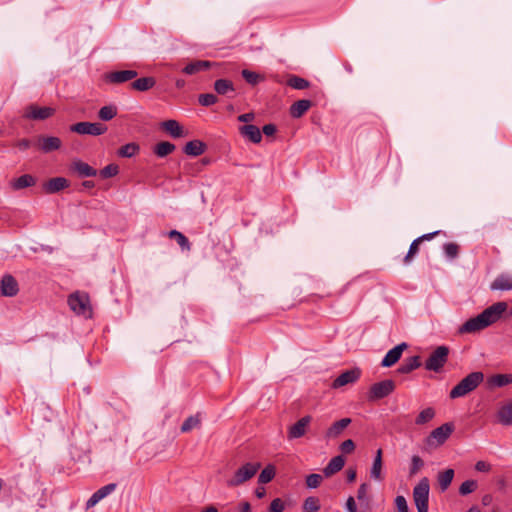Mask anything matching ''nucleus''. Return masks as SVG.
Segmentation results:
<instances>
[{"label":"nucleus","mask_w":512,"mask_h":512,"mask_svg":"<svg viewBox=\"0 0 512 512\" xmlns=\"http://www.w3.org/2000/svg\"><path fill=\"white\" fill-rule=\"evenodd\" d=\"M139 151V146L135 143H128L124 146H122L118 150V155L120 157H127L130 158L134 156Z\"/></svg>","instance_id":"obj_39"},{"label":"nucleus","mask_w":512,"mask_h":512,"mask_svg":"<svg viewBox=\"0 0 512 512\" xmlns=\"http://www.w3.org/2000/svg\"><path fill=\"white\" fill-rule=\"evenodd\" d=\"M507 309L508 304L506 302H496L487 307L476 317L470 318L464 322L460 326L458 332L460 334L479 332L501 319L502 315L507 311Z\"/></svg>","instance_id":"obj_1"},{"label":"nucleus","mask_w":512,"mask_h":512,"mask_svg":"<svg viewBox=\"0 0 512 512\" xmlns=\"http://www.w3.org/2000/svg\"><path fill=\"white\" fill-rule=\"evenodd\" d=\"M396 512H409V507L404 496L398 495L395 498Z\"/></svg>","instance_id":"obj_51"},{"label":"nucleus","mask_w":512,"mask_h":512,"mask_svg":"<svg viewBox=\"0 0 512 512\" xmlns=\"http://www.w3.org/2000/svg\"><path fill=\"white\" fill-rule=\"evenodd\" d=\"M61 146V140L58 137H38L36 138V147L45 153L52 152L59 149Z\"/></svg>","instance_id":"obj_16"},{"label":"nucleus","mask_w":512,"mask_h":512,"mask_svg":"<svg viewBox=\"0 0 512 512\" xmlns=\"http://www.w3.org/2000/svg\"><path fill=\"white\" fill-rule=\"evenodd\" d=\"M408 345L403 342L392 348L387 352L381 362L382 367H391L396 364L402 356L404 350H406Z\"/></svg>","instance_id":"obj_15"},{"label":"nucleus","mask_w":512,"mask_h":512,"mask_svg":"<svg viewBox=\"0 0 512 512\" xmlns=\"http://www.w3.org/2000/svg\"><path fill=\"white\" fill-rule=\"evenodd\" d=\"M357 472L355 468H349L346 470V477L349 483H352L356 480Z\"/></svg>","instance_id":"obj_60"},{"label":"nucleus","mask_w":512,"mask_h":512,"mask_svg":"<svg viewBox=\"0 0 512 512\" xmlns=\"http://www.w3.org/2000/svg\"><path fill=\"white\" fill-rule=\"evenodd\" d=\"M323 480V477L320 474H310L306 477V485L309 488H317Z\"/></svg>","instance_id":"obj_48"},{"label":"nucleus","mask_w":512,"mask_h":512,"mask_svg":"<svg viewBox=\"0 0 512 512\" xmlns=\"http://www.w3.org/2000/svg\"><path fill=\"white\" fill-rule=\"evenodd\" d=\"M214 89L219 95H227L228 93L235 92L233 83L227 79H219L215 81Z\"/></svg>","instance_id":"obj_32"},{"label":"nucleus","mask_w":512,"mask_h":512,"mask_svg":"<svg viewBox=\"0 0 512 512\" xmlns=\"http://www.w3.org/2000/svg\"><path fill=\"white\" fill-rule=\"evenodd\" d=\"M396 388L395 382L391 379H386L370 386L367 393V399L370 402H375L389 396Z\"/></svg>","instance_id":"obj_7"},{"label":"nucleus","mask_w":512,"mask_h":512,"mask_svg":"<svg viewBox=\"0 0 512 512\" xmlns=\"http://www.w3.org/2000/svg\"><path fill=\"white\" fill-rule=\"evenodd\" d=\"M138 76L135 70H118L112 71L105 75V79L110 84H121L128 82Z\"/></svg>","instance_id":"obj_12"},{"label":"nucleus","mask_w":512,"mask_h":512,"mask_svg":"<svg viewBox=\"0 0 512 512\" xmlns=\"http://www.w3.org/2000/svg\"><path fill=\"white\" fill-rule=\"evenodd\" d=\"M206 150V144L200 140H192L186 143L184 146V153L188 156H199Z\"/></svg>","instance_id":"obj_23"},{"label":"nucleus","mask_w":512,"mask_h":512,"mask_svg":"<svg viewBox=\"0 0 512 512\" xmlns=\"http://www.w3.org/2000/svg\"><path fill=\"white\" fill-rule=\"evenodd\" d=\"M435 417V410L432 407L423 409L416 417L415 423L417 425H424L430 422Z\"/></svg>","instance_id":"obj_35"},{"label":"nucleus","mask_w":512,"mask_h":512,"mask_svg":"<svg viewBox=\"0 0 512 512\" xmlns=\"http://www.w3.org/2000/svg\"><path fill=\"white\" fill-rule=\"evenodd\" d=\"M1 295L5 297L16 296L19 292V285L15 277L5 274L0 281Z\"/></svg>","instance_id":"obj_13"},{"label":"nucleus","mask_w":512,"mask_h":512,"mask_svg":"<svg viewBox=\"0 0 512 512\" xmlns=\"http://www.w3.org/2000/svg\"><path fill=\"white\" fill-rule=\"evenodd\" d=\"M213 65H215V63H213V62L206 61V60H198V61L187 64L183 68V72L185 74L192 75V74H196L200 71L207 70L210 67H212Z\"/></svg>","instance_id":"obj_24"},{"label":"nucleus","mask_w":512,"mask_h":512,"mask_svg":"<svg viewBox=\"0 0 512 512\" xmlns=\"http://www.w3.org/2000/svg\"><path fill=\"white\" fill-rule=\"evenodd\" d=\"M200 418L198 415L189 416L181 426V432L186 433L200 425Z\"/></svg>","instance_id":"obj_38"},{"label":"nucleus","mask_w":512,"mask_h":512,"mask_svg":"<svg viewBox=\"0 0 512 512\" xmlns=\"http://www.w3.org/2000/svg\"><path fill=\"white\" fill-rule=\"evenodd\" d=\"M70 185V182L64 178V177H55L49 179L47 182L44 183V190L46 193L52 194L59 192L65 188H68Z\"/></svg>","instance_id":"obj_19"},{"label":"nucleus","mask_w":512,"mask_h":512,"mask_svg":"<svg viewBox=\"0 0 512 512\" xmlns=\"http://www.w3.org/2000/svg\"><path fill=\"white\" fill-rule=\"evenodd\" d=\"M117 114V109L114 106H104L99 110V118L104 121L111 120Z\"/></svg>","instance_id":"obj_45"},{"label":"nucleus","mask_w":512,"mask_h":512,"mask_svg":"<svg viewBox=\"0 0 512 512\" xmlns=\"http://www.w3.org/2000/svg\"><path fill=\"white\" fill-rule=\"evenodd\" d=\"M382 467L383 461L373 460L372 467L370 469V477L375 481L381 482L384 479Z\"/></svg>","instance_id":"obj_37"},{"label":"nucleus","mask_w":512,"mask_h":512,"mask_svg":"<svg viewBox=\"0 0 512 512\" xmlns=\"http://www.w3.org/2000/svg\"><path fill=\"white\" fill-rule=\"evenodd\" d=\"M169 238L176 240L178 245L181 247L183 251H190L191 244L188 240V238L181 232L177 230H171L168 233Z\"/></svg>","instance_id":"obj_34"},{"label":"nucleus","mask_w":512,"mask_h":512,"mask_svg":"<svg viewBox=\"0 0 512 512\" xmlns=\"http://www.w3.org/2000/svg\"><path fill=\"white\" fill-rule=\"evenodd\" d=\"M475 469L479 472H489L491 470V465L485 461H478L475 464Z\"/></svg>","instance_id":"obj_57"},{"label":"nucleus","mask_w":512,"mask_h":512,"mask_svg":"<svg viewBox=\"0 0 512 512\" xmlns=\"http://www.w3.org/2000/svg\"><path fill=\"white\" fill-rule=\"evenodd\" d=\"M155 79L153 77H143L136 79L131 83V87L137 91H147L155 85Z\"/></svg>","instance_id":"obj_33"},{"label":"nucleus","mask_w":512,"mask_h":512,"mask_svg":"<svg viewBox=\"0 0 512 512\" xmlns=\"http://www.w3.org/2000/svg\"><path fill=\"white\" fill-rule=\"evenodd\" d=\"M69 128H99L98 124L91 122H78L72 124Z\"/></svg>","instance_id":"obj_58"},{"label":"nucleus","mask_w":512,"mask_h":512,"mask_svg":"<svg viewBox=\"0 0 512 512\" xmlns=\"http://www.w3.org/2000/svg\"><path fill=\"white\" fill-rule=\"evenodd\" d=\"M340 450L344 454H350L355 450V443L351 439L345 440L341 443Z\"/></svg>","instance_id":"obj_53"},{"label":"nucleus","mask_w":512,"mask_h":512,"mask_svg":"<svg viewBox=\"0 0 512 512\" xmlns=\"http://www.w3.org/2000/svg\"><path fill=\"white\" fill-rule=\"evenodd\" d=\"M55 109L48 106H38L31 104L25 107L23 117L31 120H45L53 116Z\"/></svg>","instance_id":"obj_8"},{"label":"nucleus","mask_w":512,"mask_h":512,"mask_svg":"<svg viewBox=\"0 0 512 512\" xmlns=\"http://www.w3.org/2000/svg\"><path fill=\"white\" fill-rule=\"evenodd\" d=\"M118 172H119L118 165L109 164L100 171V176L102 178H110V177L116 176L118 174Z\"/></svg>","instance_id":"obj_46"},{"label":"nucleus","mask_w":512,"mask_h":512,"mask_svg":"<svg viewBox=\"0 0 512 512\" xmlns=\"http://www.w3.org/2000/svg\"><path fill=\"white\" fill-rule=\"evenodd\" d=\"M351 418H342L334 422L325 432V438L336 439L351 424Z\"/></svg>","instance_id":"obj_17"},{"label":"nucleus","mask_w":512,"mask_h":512,"mask_svg":"<svg viewBox=\"0 0 512 512\" xmlns=\"http://www.w3.org/2000/svg\"><path fill=\"white\" fill-rule=\"evenodd\" d=\"M369 485L367 483H362L357 491L358 500H364L366 498L368 492Z\"/></svg>","instance_id":"obj_55"},{"label":"nucleus","mask_w":512,"mask_h":512,"mask_svg":"<svg viewBox=\"0 0 512 512\" xmlns=\"http://www.w3.org/2000/svg\"><path fill=\"white\" fill-rule=\"evenodd\" d=\"M491 290H512V275L500 274L490 285Z\"/></svg>","instance_id":"obj_22"},{"label":"nucleus","mask_w":512,"mask_h":512,"mask_svg":"<svg viewBox=\"0 0 512 512\" xmlns=\"http://www.w3.org/2000/svg\"><path fill=\"white\" fill-rule=\"evenodd\" d=\"M312 421L310 415L304 416L299 419L295 424L289 427L287 437L288 439L301 438L306 434L307 428Z\"/></svg>","instance_id":"obj_11"},{"label":"nucleus","mask_w":512,"mask_h":512,"mask_svg":"<svg viewBox=\"0 0 512 512\" xmlns=\"http://www.w3.org/2000/svg\"><path fill=\"white\" fill-rule=\"evenodd\" d=\"M68 305L72 311L84 317H91L92 309L86 293L75 292L68 297Z\"/></svg>","instance_id":"obj_6"},{"label":"nucleus","mask_w":512,"mask_h":512,"mask_svg":"<svg viewBox=\"0 0 512 512\" xmlns=\"http://www.w3.org/2000/svg\"><path fill=\"white\" fill-rule=\"evenodd\" d=\"M429 480L423 477L413 489V499L418 512H428Z\"/></svg>","instance_id":"obj_5"},{"label":"nucleus","mask_w":512,"mask_h":512,"mask_svg":"<svg viewBox=\"0 0 512 512\" xmlns=\"http://www.w3.org/2000/svg\"><path fill=\"white\" fill-rule=\"evenodd\" d=\"M198 100L202 106H211L217 102V96L210 93L201 94Z\"/></svg>","instance_id":"obj_49"},{"label":"nucleus","mask_w":512,"mask_h":512,"mask_svg":"<svg viewBox=\"0 0 512 512\" xmlns=\"http://www.w3.org/2000/svg\"><path fill=\"white\" fill-rule=\"evenodd\" d=\"M440 233V231H434V232H431V233H427V234H424L418 238H416L420 243H422L423 241H426V240H431L433 239L435 236H437L438 234Z\"/></svg>","instance_id":"obj_62"},{"label":"nucleus","mask_w":512,"mask_h":512,"mask_svg":"<svg viewBox=\"0 0 512 512\" xmlns=\"http://www.w3.org/2000/svg\"><path fill=\"white\" fill-rule=\"evenodd\" d=\"M261 464L259 462H247L239 467L226 482L228 487H237L255 476L257 471L260 469Z\"/></svg>","instance_id":"obj_3"},{"label":"nucleus","mask_w":512,"mask_h":512,"mask_svg":"<svg viewBox=\"0 0 512 512\" xmlns=\"http://www.w3.org/2000/svg\"><path fill=\"white\" fill-rule=\"evenodd\" d=\"M155 126L156 128H182L179 122L174 119L160 121Z\"/></svg>","instance_id":"obj_52"},{"label":"nucleus","mask_w":512,"mask_h":512,"mask_svg":"<svg viewBox=\"0 0 512 512\" xmlns=\"http://www.w3.org/2000/svg\"><path fill=\"white\" fill-rule=\"evenodd\" d=\"M444 252L447 257L453 259L458 256L459 246L456 243H445L443 246Z\"/></svg>","instance_id":"obj_47"},{"label":"nucleus","mask_w":512,"mask_h":512,"mask_svg":"<svg viewBox=\"0 0 512 512\" xmlns=\"http://www.w3.org/2000/svg\"><path fill=\"white\" fill-rule=\"evenodd\" d=\"M312 102L307 99H302L294 102L290 107V115L293 118H300L311 107Z\"/></svg>","instance_id":"obj_25"},{"label":"nucleus","mask_w":512,"mask_h":512,"mask_svg":"<svg viewBox=\"0 0 512 512\" xmlns=\"http://www.w3.org/2000/svg\"><path fill=\"white\" fill-rule=\"evenodd\" d=\"M345 465V459L342 455H338L333 457L326 467L323 469V474L325 477H331L334 474L338 473L343 469Z\"/></svg>","instance_id":"obj_21"},{"label":"nucleus","mask_w":512,"mask_h":512,"mask_svg":"<svg viewBox=\"0 0 512 512\" xmlns=\"http://www.w3.org/2000/svg\"><path fill=\"white\" fill-rule=\"evenodd\" d=\"M71 170L77 173L79 177H94L97 175L96 169L81 160L73 161Z\"/></svg>","instance_id":"obj_20"},{"label":"nucleus","mask_w":512,"mask_h":512,"mask_svg":"<svg viewBox=\"0 0 512 512\" xmlns=\"http://www.w3.org/2000/svg\"><path fill=\"white\" fill-rule=\"evenodd\" d=\"M287 83L291 88L297 90H303L309 87V82L306 79L298 76H291Z\"/></svg>","instance_id":"obj_40"},{"label":"nucleus","mask_w":512,"mask_h":512,"mask_svg":"<svg viewBox=\"0 0 512 512\" xmlns=\"http://www.w3.org/2000/svg\"><path fill=\"white\" fill-rule=\"evenodd\" d=\"M35 185V178L32 175L24 174L11 181V187L14 190H21Z\"/></svg>","instance_id":"obj_29"},{"label":"nucleus","mask_w":512,"mask_h":512,"mask_svg":"<svg viewBox=\"0 0 512 512\" xmlns=\"http://www.w3.org/2000/svg\"><path fill=\"white\" fill-rule=\"evenodd\" d=\"M478 487L477 481L466 480L459 487V494L462 496L468 495L474 492Z\"/></svg>","instance_id":"obj_43"},{"label":"nucleus","mask_w":512,"mask_h":512,"mask_svg":"<svg viewBox=\"0 0 512 512\" xmlns=\"http://www.w3.org/2000/svg\"><path fill=\"white\" fill-rule=\"evenodd\" d=\"M320 509V502L317 497H308L303 504L304 512H317Z\"/></svg>","instance_id":"obj_42"},{"label":"nucleus","mask_w":512,"mask_h":512,"mask_svg":"<svg viewBox=\"0 0 512 512\" xmlns=\"http://www.w3.org/2000/svg\"><path fill=\"white\" fill-rule=\"evenodd\" d=\"M361 375V370L359 368H353L350 370H346L341 373L332 383V387L337 389L343 387L345 385L356 382Z\"/></svg>","instance_id":"obj_14"},{"label":"nucleus","mask_w":512,"mask_h":512,"mask_svg":"<svg viewBox=\"0 0 512 512\" xmlns=\"http://www.w3.org/2000/svg\"><path fill=\"white\" fill-rule=\"evenodd\" d=\"M173 138H181L187 136V130H167Z\"/></svg>","instance_id":"obj_63"},{"label":"nucleus","mask_w":512,"mask_h":512,"mask_svg":"<svg viewBox=\"0 0 512 512\" xmlns=\"http://www.w3.org/2000/svg\"><path fill=\"white\" fill-rule=\"evenodd\" d=\"M241 74L242 77L251 85H256L263 80V77L260 74L247 69L242 70Z\"/></svg>","instance_id":"obj_44"},{"label":"nucleus","mask_w":512,"mask_h":512,"mask_svg":"<svg viewBox=\"0 0 512 512\" xmlns=\"http://www.w3.org/2000/svg\"><path fill=\"white\" fill-rule=\"evenodd\" d=\"M255 118V115L254 113H245V114H242L238 117V120L240 122H244V123H250L254 120Z\"/></svg>","instance_id":"obj_61"},{"label":"nucleus","mask_w":512,"mask_h":512,"mask_svg":"<svg viewBox=\"0 0 512 512\" xmlns=\"http://www.w3.org/2000/svg\"><path fill=\"white\" fill-rule=\"evenodd\" d=\"M284 508V502L280 498H276L271 502L269 512H283Z\"/></svg>","instance_id":"obj_54"},{"label":"nucleus","mask_w":512,"mask_h":512,"mask_svg":"<svg viewBox=\"0 0 512 512\" xmlns=\"http://www.w3.org/2000/svg\"><path fill=\"white\" fill-rule=\"evenodd\" d=\"M17 146L21 149V150H25L31 146H36V139L35 140H29V139H22L20 141L17 142Z\"/></svg>","instance_id":"obj_56"},{"label":"nucleus","mask_w":512,"mask_h":512,"mask_svg":"<svg viewBox=\"0 0 512 512\" xmlns=\"http://www.w3.org/2000/svg\"><path fill=\"white\" fill-rule=\"evenodd\" d=\"M346 508L348 512H357V506L355 499L352 496H349L346 501Z\"/></svg>","instance_id":"obj_59"},{"label":"nucleus","mask_w":512,"mask_h":512,"mask_svg":"<svg viewBox=\"0 0 512 512\" xmlns=\"http://www.w3.org/2000/svg\"><path fill=\"white\" fill-rule=\"evenodd\" d=\"M424 467L423 459L418 455H413L411 458V464L409 468V476L416 475Z\"/></svg>","instance_id":"obj_41"},{"label":"nucleus","mask_w":512,"mask_h":512,"mask_svg":"<svg viewBox=\"0 0 512 512\" xmlns=\"http://www.w3.org/2000/svg\"><path fill=\"white\" fill-rule=\"evenodd\" d=\"M420 244H421V243H420L417 239H415V240L411 243V245H410V247H409V250H408V253L406 254V256H405V258H404V262H405L406 264H408V263L412 260V258L414 257V255H415V254H417V252H418V250H419V245H420Z\"/></svg>","instance_id":"obj_50"},{"label":"nucleus","mask_w":512,"mask_h":512,"mask_svg":"<svg viewBox=\"0 0 512 512\" xmlns=\"http://www.w3.org/2000/svg\"><path fill=\"white\" fill-rule=\"evenodd\" d=\"M483 380L484 374L482 372H471L451 389L449 397L451 399L465 397L469 393L473 392L483 382Z\"/></svg>","instance_id":"obj_2"},{"label":"nucleus","mask_w":512,"mask_h":512,"mask_svg":"<svg viewBox=\"0 0 512 512\" xmlns=\"http://www.w3.org/2000/svg\"><path fill=\"white\" fill-rule=\"evenodd\" d=\"M491 387H504L512 384V374H495L488 378Z\"/></svg>","instance_id":"obj_30"},{"label":"nucleus","mask_w":512,"mask_h":512,"mask_svg":"<svg viewBox=\"0 0 512 512\" xmlns=\"http://www.w3.org/2000/svg\"><path fill=\"white\" fill-rule=\"evenodd\" d=\"M453 430L454 425L452 423H445L440 427H437L430 433L429 437L427 438L428 444H433V441H435L437 445L444 444L452 434Z\"/></svg>","instance_id":"obj_9"},{"label":"nucleus","mask_w":512,"mask_h":512,"mask_svg":"<svg viewBox=\"0 0 512 512\" xmlns=\"http://www.w3.org/2000/svg\"><path fill=\"white\" fill-rule=\"evenodd\" d=\"M421 366L420 356L407 358L398 368V373L408 374Z\"/></svg>","instance_id":"obj_27"},{"label":"nucleus","mask_w":512,"mask_h":512,"mask_svg":"<svg viewBox=\"0 0 512 512\" xmlns=\"http://www.w3.org/2000/svg\"><path fill=\"white\" fill-rule=\"evenodd\" d=\"M275 477V467L273 465L266 466L258 477V483L266 484L273 480Z\"/></svg>","instance_id":"obj_36"},{"label":"nucleus","mask_w":512,"mask_h":512,"mask_svg":"<svg viewBox=\"0 0 512 512\" xmlns=\"http://www.w3.org/2000/svg\"><path fill=\"white\" fill-rule=\"evenodd\" d=\"M239 512H251V505L247 501H243L239 504Z\"/></svg>","instance_id":"obj_64"},{"label":"nucleus","mask_w":512,"mask_h":512,"mask_svg":"<svg viewBox=\"0 0 512 512\" xmlns=\"http://www.w3.org/2000/svg\"><path fill=\"white\" fill-rule=\"evenodd\" d=\"M116 487L117 485L115 483H110L98 489L86 502V509L95 506L100 500L112 493Z\"/></svg>","instance_id":"obj_18"},{"label":"nucleus","mask_w":512,"mask_h":512,"mask_svg":"<svg viewBox=\"0 0 512 512\" xmlns=\"http://www.w3.org/2000/svg\"><path fill=\"white\" fill-rule=\"evenodd\" d=\"M449 348L447 346H438L425 361L424 367L428 371L439 373L448 361Z\"/></svg>","instance_id":"obj_4"},{"label":"nucleus","mask_w":512,"mask_h":512,"mask_svg":"<svg viewBox=\"0 0 512 512\" xmlns=\"http://www.w3.org/2000/svg\"><path fill=\"white\" fill-rule=\"evenodd\" d=\"M455 472L452 468H448L444 471H441L437 475V481L442 492L446 491L451 485Z\"/></svg>","instance_id":"obj_26"},{"label":"nucleus","mask_w":512,"mask_h":512,"mask_svg":"<svg viewBox=\"0 0 512 512\" xmlns=\"http://www.w3.org/2000/svg\"><path fill=\"white\" fill-rule=\"evenodd\" d=\"M497 419L498 422L502 425L509 426L512 424V403L503 405L498 411H497Z\"/></svg>","instance_id":"obj_28"},{"label":"nucleus","mask_w":512,"mask_h":512,"mask_svg":"<svg viewBox=\"0 0 512 512\" xmlns=\"http://www.w3.org/2000/svg\"><path fill=\"white\" fill-rule=\"evenodd\" d=\"M277 132L278 130H240L241 136L252 143H259L262 139V133L265 135L267 142H272L277 138Z\"/></svg>","instance_id":"obj_10"},{"label":"nucleus","mask_w":512,"mask_h":512,"mask_svg":"<svg viewBox=\"0 0 512 512\" xmlns=\"http://www.w3.org/2000/svg\"><path fill=\"white\" fill-rule=\"evenodd\" d=\"M176 146L167 141L156 144L153 148V152L160 158L166 157L175 150Z\"/></svg>","instance_id":"obj_31"}]
</instances>
